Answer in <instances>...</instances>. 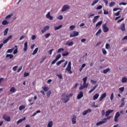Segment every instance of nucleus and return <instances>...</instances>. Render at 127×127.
<instances>
[{
    "label": "nucleus",
    "mask_w": 127,
    "mask_h": 127,
    "mask_svg": "<svg viewBox=\"0 0 127 127\" xmlns=\"http://www.w3.org/2000/svg\"><path fill=\"white\" fill-rule=\"evenodd\" d=\"M87 80H88V77L87 76H85L82 79V81H83V85H81L79 87V90H83L85 88H88V86H89V83H86Z\"/></svg>",
    "instance_id": "1"
},
{
    "label": "nucleus",
    "mask_w": 127,
    "mask_h": 127,
    "mask_svg": "<svg viewBox=\"0 0 127 127\" xmlns=\"http://www.w3.org/2000/svg\"><path fill=\"white\" fill-rule=\"evenodd\" d=\"M62 101H64V104H66V103H68L69 100H70V97H69V96L65 95V93H64L62 96Z\"/></svg>",
    "instance_id": "2"
},
{
    "label": "nucleus",
    "mask_w": 127,
    "mask_h": 127,
    "mask_svg": "<svg viewBox=\"0 0 127 127\" xmlns=\"http://www.w3.org/2000/svg\"><path fill=\"white\" fill-rule=\"evenodd\" d=\"M71 62H69L67 65V67L66 68V70L68 72L69 74H72L73 72L71 70Z\"/></svg>",
    "instance_id": "3"
},
{
    "label": "nucleus",
    "mask_w": 127,
    "mask_h": 127,
    "mask_svg": "<svg viewBox=\"0 0 127 127\" xmlns=\"http://www.w3.org/2000/svg\"><path fill=\"white\" fill-rule=\"evenodd\" d=\"M79 35V32H77L76 31H73L71 34H70V37H76V36H78Z\"/></svg>",
    "instance_id": "4"
},
{
    "label": "nucleus",
    "mask_w": 127,
    "mask_h": 127,
    "mask_svg": "<svg viewBox=\"0 0 127 127\" xmlns=\"http://www.w3.org/2000/svg\"><path fill=\"white\" fill-rule=\"evenodd\" d=\"M120 116L121 114H120V112H117L116 113L114 117V121L116 123H117V122L119 121V118H120Z\"/></svg>",
    "instance_id": "5"
},
{
    "label": "nucleus",
    "mask_w": 127,
    "mask_h": 127,
    "mask_svg": "<svg viewBox=\"0 0 127 127\" xmlns=\"http://www.w3.org/2000/svg\"><path fill=\"white\" fill-rule=\"evenodd\" d=\"M69 8H70V6H69V5H64L62 10H61V11L62 12H64V11H66V10H67V9H69Z\"/></svg>",
    "instance_id": "6"
},
{
    "label": "nucleus",
    "mask_w": 127,
    "mask_h": 127,
    "mask_svg": "<svg viewBox=\"0 0 127 127\" xmlns=\"http://www.w3.org/2000/svg\"><path fill=\"white\" fill-rule=\"evenodd\" d=\"M119 29L122 30V31H125L126 30V24L125 23H122L120 26Z\"/></svg>",
    "instance_id": "7"
},
{
    "label": "nucleus",
    "mask_w": 127,
    "mask_h": 127,
    "mask_svg": "<svg viewBox=\"0 0 127 127\" xmlns=\"http://www.w3.org/2000/svg\"><path fill=\"white\" fill-rule=\"evenodd\" d=\"M46 17L50 20H53V16L50 15V12H48L46 15Z\"/></svg>",
    "instance_id": "8"
},
{
    "label": "nucleus",
    "mask_w": 127,
    "mask_h": 127,
    "mask_svg": "<svg viewBox=\"0 0 127 127\" xmlns=\"http://www.w3.org/2000/svg\"><path fill=\"white\" fill-rule=\"evenodd\" d=\"M84 97V95L83 94V91H80L77 95V99L80 100V99H82Z\"/></svg>",
    "instance_id": "9"
},
{
    "label": "nucleus",
    "mask_w": 127,
    "mask_h": 127,
    "mask_svg": "<svg viewBox=\"0 0 127 127\" xmlns=\"http://www.w3.org/2000/svg\"><path fill=\"white\" fill-rule=\"evenodd\" d=\"M102 27L104 32H108V31H109V28L107 27V25L106 24H103Z\"/></svg>",
    "instance_id": "10"
},
{
    "label": "nucleus",
    "mask_w": 127,
    "mask_h": 127,
    "mask_svg": "<svg viewBox=\"0 0 127 127\" xmlns=\"http://www.w3.org/2000/svg\"><path fill=\"white\" fill-rule=\"evenodd\" d=\"M3 119L6 122H10V117H7L6 115H4L3 116Z\"/></svg>",
    "instance_id": "11"
},
{
    "label": "nucleus",
    "mask_w": 127,
    "mask_h": 127,
    "mask_svg": "<svg viewBox=\"0 0 127 127\" xmlns=\"http://www.w3.org/2000/svg\"><path fill=\"white\" fill-rule=\"evenodd\" d=\"M64 45H67V46H73V45H74V42L72 41L70 42L69 41H67L64 44Z\"/></svg>",
    "instance_id": "12"
},
{
    "label": "nucleus",
    "mask_w": 127,
    "mask_h": 127,
    "mask_svg": "<svg viewBox=\"0 0 127 127\" xmlns=\"http://www.w3.org/2000/svg\"><path fill=\"white\" fill-rule=\"evenodd\" d=\"M107 97V93H104L103 94L101 95V97L99 98V101L100 102H102V100L103 99H105V98H106Z\"/></svg>",
    "instance_id": "13"
},
{
    "label": "nucleus",
    "mask_w": 127,
    "mask_h": 127,
    "mask_svg": "<svg viewBox=\"0 0 127 127\" xmlns=\"http://www.w3.org/2000/svg\"><path fill=\"white\" fill-rule=\"evenodd\" d=\"M28 43H27V42H25L24 45V52H26L27 51V49L28 48Z\"/></svg>",
    "instance_id": "14"
},
{
    "label": "nucleus",
    "mask_w": 127,
    "mask_h": 127,
    "mask_svg": "<svg viewBox=\"0 0 127 127\" xmlns=\"http://www.w3.org/2000/svg\"><path fill=\"white\" fill-rule=\"evenodd\" d=\"M113 112H114V110H107L105 113V117H109V116H110V114H111V113H113Z\"/></svg>",
    "instance_id": "15"
},
{
    "label": "nucleus",
    "mask_w": 127,
    "mask_h": 127,
    "mask_svg": "<svg viewBox=\"0 0 127 127\" xmlns=\"http://www.w3.org/2000/svg\"><path fill=\"white\" fill-rule=\"evenodd\" d=\"M49 26H46L42 30H41V32L42 33H44V32H46V31H47V30H48V29H49Z\"/></svg>",
    "instance_id": "16"
},
{
    "label": "nucleus",
    "mask_w": 127,
    "mask_h": 127,
    "mask_svg": "<svg viewBox=\"0 0 127 127\" xmlns=\"http://www.w3.org/2000/svg\"><path fill=\"white\" fill-rule=\"evenodd\" d=\"M91 112H92L91 109H87V110H85L82 112V115L86 116L88 113H91Z\"/></svg>",
    "instance_id": "17"
},
{
    "label": "nucleus",
    "mask_w": 127,
    "mask_h": 127,
    "mask_svg": "<svg viewBox=\"0 0 127 127\" xmlns=\"http://www.w3.org/2000/svg\"><path fill=\"white\" fill-rule=\"evenodd\" d=\"M103 124H106V122L104 120V119H103L101 121L97 122L96 123V126H101V125H103Z\"/></svg>",
    "instance_id": "18"
},
{
    "label": "nucleus",
    "mask_w": 127,
    "mask_h": 127,
    "mask_svg": "<svg viewBox=\"0 0 127 127\" xmlns=\"http://www.w3.org/2000/svg\"><path fill=\"white\" fill-rule=\"evenodd\" d=\"M71 122L73 125H75L77 122L76 121V116H73L72 119H71Z\"/></svg>",
    "instance_id": "19"
},
{
    "label": "nucleus",
    "mask_w": 127,
    "mask_h": 127,
    "mask_svg": "<svg viewBox=\"0 0 127 127\" xmlns=\"http://www.w3.org/2000/svg\"><path fill=\"white\" fill-rule=\"evenodd\" d=\"M97 87H98V84H96L92 89H91L89 91V93L91 94V93H92V92H94V91H95V90H96V88H97Z\"/></svg>",
    "instance_id": "20"
},
{
    "label": "nucleus",
    "mask_w": 127,
    "mask_h": 127,
    "mask_svg": "<svg viewBox=\"0 0 127 127\" xmlns=\"http://www.w3.org/2000/svg\"><path fill=\"white\" fill-rule=\"evenodd\" d=\"M99 96H100V95L98 93H96L94 96H93V100L94 101H96V100H97V99H98L99 98Z\"/></svg>",
    "instance_id": "21"
},
{
    "label": "nucleus",
    "mask_w": 127,
    "mask_h": 127,
    "mask_svg": "<svg viewBox=\"0 0 127 127\" xmlns=\"http://www.w3.org/2000/svg\"><path fill=\"white\" fill-rule=\"evenodd\" d=\"M99 17H100V16L99 15H97V16H94V18H93V23H95L96 21H97V19H98V18H99Z\"/></svg>",
    "instance_id": "22"
},
{
    "label": "nucleus",
    "mask_w": 127,
    "mask_h": 127,
    "mask_svg": "<svg viewBox=\"0 0 127 127\" xmlns=\"http://www.w3.org/2000/svg\"><path fill=\"white\" fill-rule=\"evenodd\" d=\"M9 58V59H12V58H13V55H11V54H7L5 58Z\"/></svg>",
    "instance_id": "23"
},
{
    "label": "nucleus",
    "mask_w": 127,
    "mask_h": 127,
    "mask_svg": "<svg viewBox=\"0 0 127 127\" xmlns=\"http://www.w3.org/2000/svg\"><path fill=\"white\" fill-rule=\"evenodd\" d=\"M10 92L11 93H15L16 92V89H15V88H14V87H12L10 88Z\"/></svg>",
    "instance_id": "24"
},
{
    "label": "nucleus",
    "mask_w": 127,
    "mask_h": 127,
    "mask_svg": "<svg viewBox=\"0 0 127 127\" xmlns=\"http://www.w3.org/2000/svg\"><path fill=\"white\" fill-rule=\"evenodd\" d=\"M110 71H111V68H106V69H104L103 70V74H107V73H108V72H110Z\"/></svg>",
    "instance_id": "25"
},
{
    "label": "nucleus",
    "mask_w": 127,
    "mask_h": 127,
    "mask_svg": "<svg viewBox=\"0 0 127 127\" xmlns=\"http://www.w3.org/2000/svg\"><path fill=\"white\" fill-rule=\"evenodd\" d=\"M63 62H65V60H61L58 62L56 64V65H57V66H59V65H60V64L62 63H63Z\"/></svg>",
    "instance_id": "26"
},
{
    "label": "nucleus",
    "mask_w": 127,
    "mask_h": 127,
    "mask_svg": "<svg viewBox=\"0 0 127 127\" xmlns=\"http://www.w3.org/2000/svg\"><path fill=\"white\" fill-rule=\"evenodd\" d=\"M15 48H12L10 49H8L6 53H12V51H13V50H14Z\"/></svg>",
    "instance_id": "27"
},
{
    "label": "nucleus",
    "mask_w": 127,
    "mask_h": 127,
    "mask_svg": "<svg viewBox=\"0 0 127 127\" xmlns=\"http://www.w3.org/2000/svg\"><path fill=\"white\" fill-rule=\"evenodd\" d=\"M53 127V122L52 121H50L47 125V127Z\"/></svg>",
    "instance_id": "28"
},
{
    "label": "nucleus",
    "mask_w": 127,
    "mask_h": 127,
    "mask_svg": "<svg viewBox=\"0 0 127 127\" xmlns=\"http://www.w3.org/2000/svg\"><path fill=\"white\" fill-rule=\"evenodd\" d=\"M101 33H102V30L101 29H100L98 30V31L96 33V36H99V35H100V34H101Z\"/></svg>",
    "instance_id": "29"
},
{
    "label": "nucleus",
    "mask_w": 127,
    "mask_h": 127,
    "mask_svg": "<svg viewBox=\"0 0 127 127\" xmlns=\"http://www.w3.org/2000/svg\"><path fill=\"white\" fill-rule=\"evenodd\" d=\"M25 109V105H21L19 107V110L20 111H22V110H24Z\"/></svg>",
    "instance_id": "30"
},
{
    "label": "nucleus",
    "mask_w": 127,
    "mask_h": 127,
    "mask_svg": "<svg viewBox=\"0 0 127 127\" xmlns=\"http://www.w3.org/2000/svg\"><path fill=\"white\" fill-rule=\"evenodd\" d=\"M9 23V22H7V21H6V20H4L2 22V24L3 25H6V24H8Z\"/></svg>",
    "instance_id": "31"
},
{
    "label": "nucleus",
    "mask_w": 127,
    "mask_h": 127,
    "mask_svg": "<svg viewBox=\"0 0 127 127\" xmlns=\"http://www.w3.org/2000/svg\"><path fill=\"white\" fill-rule=\"evenodd\" d=\"M25 119H26L25 117H24V119H23L19 120L18 121H17V124L18 125V124H20V123H22L23 121H25Z\"/></svg>",
    "instance_id": "32"
},
{
    "label": "nucleus",
    "mask_w": 127,
    "mask_h": 127,
    "mask_svg": "<svg viewBox=\"0 0 127 127\" xmlns=\"http://www.w3.org/2000/svg\"><path fill=\"white\" fill-rule=\"evenodd\" d=\"M99 0H94L91 3V5H92V6H94V5H95L96 3H97Z\"/></svg>",
    "instance_id": "33"
},
{
    "label": "nucleus",
    "mask_w": 127,
    "mask_h": 127,
    "mask_svg": "<svg viewBox=\"0 0 127 127\" xmlns=\"http://www.w3.org/2000/svg\"><path fill=\"white\" fill-rule=\"evenodd\" d=\"M39 113H41V111L40 110H38L36 111V112L33 113V114L31 116V117H34L35 116H36L37 114H39Z\"/></svg>",
    "instance_id": "34"
},
{
    "label": "nucleus",
    "mask_w": 127,
    "mask_h": 127,
    "mask_svg": "<svg viewBox=\"0 0 127 127\" xmlns=\"http://www.w3.org/2000/svg\"><path fill=\"white\" fill-rule=\"evenodd\" d=\"M38 52V48H36L33 52L32 55H35Z\"/></svg>",
    "instance_id": "35"
},
{
    "label": "nucleus",
    "mask_w": 127,
    "mask_h": 127,
    "mask_svg": "<svg viewBox=\"0 0 127 127\" xmlns=\"http://www.w3.org/2000/svg\"><path fill=\"white\" fill-rule=\"evenodd\" d=\"M119 93H123L125 91V87H122L119 88Z\"/></svg>",
    "instance_id": "36"
},
{
    "label": "nucleus",
    "mask_w": 127,
    "mask_h": 127,
    "mask_svg": "<svg viewBox=\"0 0 127 127\" xmlns=\"http://www.w3.org/2000/svg\"><path fill=\"white\" fill-rule=\"evenodd\" d=\"M62 28V25H60L57 27H55L54 29H55V30H58L60 29V28Z\"/></svg>",
    "instance_id": "37"
},
{
    "label": "nucleus",
    "mask_w": 127,
    "mask_h": 127,
    "mask_svg": "<svg viewBox=\"0 0 127 127\" xmlns=\"http://www.w3.org/2000/svg\"><path fill=\"white\" fill-rule=\"evenodd\" d=\"M127 78L126 77H124L122 78V83H127Z\"/></svg>",
    "instance_id": "38"
},
{
    "label": "nucleus",
    "mask_w": 127,
    "mask_h": 127,
    "mask_svg": "<svg viewBox=\"0 0 127 127\" xmlns=\"http://www.w3.org/2000/svg\"><path fill=\"white\" fill-rule=\"evenodd\" d=\"M42 89H43V90H44L45 92H47V91H48V90H49V88H48V87H46V86H43V87H42Z\"/></svg>",
    "instance_id": "39"
},
{
    "label": "nucleus",
    "mask_w": 127,
    "mask_h": 127,
    "mask_svg": "<svg viewBox=\"0 0 127 127\" xmlns=\"http://www.w3.org/2000/svg\"><path fill=\"white\" fill-rule=\"evenodd\" d=\"M102 23H103V21H100L98 22L96 25V27H98V26H100V25H102Z\"/></svg>",
    "instance_id": "40"
},
{
    "label": "nucleus",
    "mask_w": 127,
    "mask_h": 127,
    "mask_svg": "<svg viewBox=\"0 0 127 127\" xmlns=\"http://www.w3.org/2000/svg\"><path fill=\"white\" fill-rule=\"evenodd\" d=\"M61 57V54H59L56 57V60L57 61H58V60H59V59H60V58Z\"/></svg>",
    "instance_id": "41"
},
{
    "label": "nucleus",
    "mask_w": 127,
    "mask_h": 127,
    "mask_svg": "<svg viewBox=\"0 0 127 127\" xmlns=\"http://www.w3.org/2000/svg\"><path fill=\"white\" fill-rule=\"evenodd\" d=\"M111 118H112V117L111 116H107V117L106 118L104 119L103 120H104V122H105V123H107V122H108V120H110Z\"/></svg>",
    "instance_id": "42"
},
{
    "label": "nucleus",
    "mask_w": 127,
    "mask_h": 127,
    "mask_svg": "<svg viewBox=\"0 0 127 127\" xmlns=\"http://www.w3.org/2000/svg\"><path fill=\"white\" fill-rule=\"evenodd\" d=\"M68 55H69V52H65L64 53L62 54V56L64 57H65V56H68Z\"/></svg>",
    "instance_id": "43"
},
{
    "label": "nucleus",
    "mask_w": 127,
    "mask_h": 127,
    "mask_svg": "<svg viewBox=\"0 0 127 127\" xmlns=\"http://www.w3.org/2000/svg\"><path fill=\"white\" fill-rule=\"evenodd\" d=\"M12 15H13V14L12 13H11V14L8 15L7 16H6L5 17V19H8V18H10V17H11V16H12Z\"/></svg>",
    "instance_id": "44"
},
{
    "label": "nucleus",
    "mask_w": 127,
    "mask_h": 127,
    "mask_svg": "<svg viewBox=\"0 0 127 127\" xmlns=\"http://www.w3.org/2000/svg\"><path fill=\"white\" fill-rule=\"evenodd\" d=\"M8 31V28H6L4 31V35L5 36V35H7V32Z\"/></svg>",
    "instance_id": "45"
},
{
    "label": "nucleus",
    "mask_w": 127,
    "mask_h": 127,
    "mask_svg": "<svg viewBox=\"0 0 127 127\" xmlns=\"http://www.w3.org/2000/svg\"><path fill=\"white\" fill-rule=\"evenodd\" d=\"M115 4H116V2H110V3L109 4V6H110V7H112L114 6L115 5Z\"/></svg>",
    "instance_id": "46"
},
{
    "label": "nucleus",
    "mask_w": 127,
    "mask_h": 127,
    "mask_svg": "<svg viewBox=\"0 0 127 127\" xmlns=\"http://www.w3.org/2000/svg\"><path fill=\"white\" fill-rule=\"evenodd\" d=\"M102 53L103 55H107V51L104 48L102 49Z\"/></svg>",
    "instance_id": "47"
},
{
    "label": "nucleus",
    "mask_w": 127,
    "mask_h": 127,
    "mask_svg": "<svg viewBox=\"0 0 127 127\" xmlns=\"http://www.w3.org/2000/svg\"><path fill=\"white\" fill-rule=\"evenodd\" d=\"M52 92L51 91H49L48 92H47V97L48 98H49V97H50V95H51Z\"/></svg>",
    "instance_id": "48"
},
{
    "label": "nucleus",
    "mask_w": 127,
    "mask_h": 127,
    "mask_svg": "<svg viewBox=\"0 0 127 127\" xmlns=\"http://www.w3.org/2000/svg\"><path fill=\"white\" fill-rule=\"evenodd\" d=\"M125 105H126V103L125 102H122L119 106V108H124Z\"/></svg>",
    "instance_id": "49"
},
{
    "label": "nucleus",
    "mask_w": 127,
    "mask_h": 127,
    "mask_svg": "<svg viewBox=\"0 0 127 127\" xmlns=\"http://www.w3.org/2000/svg\"><path fill=\"white\" fill-rule=\"evenodd\" d=\"M54 51V49H52L48 51V53L50 55H52V52Z\"/></svg>",
    "instance_id": "50"
},
{
    "label": "nucleus",
    "mask_w": 127,
    "mask_h": 127,
    "mask_svg": "<svg viewBox=\"0 0 127 127\" xmlns=\"http://www.w3.org/2000/svg\"><path fill=\"white\" fill-rule=\"evenodd\" d=\"M62 51H64V48H60L58 50V53H61V52H62Z\"/></svg>",
    "instance_id": "51"
},
{
    "label": "nucleus",
    "mask_w": 127,
    "mask_h": 127,
    "mask_svg": "<svg viewBox=\"0 0 127 127\" xmlns=\"http://www.w3.org/2000/svg\"><path fill=\"white\" fill-rule=\"evenodd\" d=\"M75 27V25H71L69 27V29H70V30H74Z\"/></svg>",
    "instance_id": "52"
},
{
    "label": "nucleus",
    "mask_w": 127,
    "mask_h": 127,
    "mask_svg": "<svg viewBox=\"0 0 127 127\" xmlns=\"http://www.w3.org/2000/svg\"><path fill=\"white\" fill-rule=\"evenodd\" d=\"M17 68H18V66L17 65L13 66L12 68L13 71H16V69H17Z\"/></svg>",
    "instance_id": "53"
},
{
    "label": "nucleus",
    "mask_w": 127,
    "mask_h": 127,
    "mask_svg": "<svg viewBox=\"0 0 127 127\" xmlns=\"http://www.w3.org/2000/svg\"><path fill=\"white\" fill-rule=\"evenodd\" d=\"M110 44L107 43L105 46L106 49H110Z\"/></svg>",
    "instance_id": "54"
},
{
    "label": "nucleus",
    "mask_w": 127,
    "mask_h": 127,
    "mask_svg": "<svg viewBox=\"0 0 127 127\" xmlns=\"http://www.w3.org/2000/svg\"><path fill=\"white\" fill-rule=\"evenodd\" d=\"M58 19H59V20H62V19H63V16L62 15H61L57 17Z\"/></svg>",
    "instance_id": "55"
},
{
    "label": "nucleus",
    "mask_w": 127,
    "mask_h": 127,
    "mask_svg": "<svg viewBox=\"0 0 127 127\" xmlns=\"http://www.w3.org/2000/svg\"><path fill=\"white\" fill-rule=\"evenodd\" d=\"M91 83H92V85H95V84H97V81L91 80Z\"/></svg>",
    "instance_id": "56"
},
{
    "label": "nucleus",
    "mask_w": 127,
    "mask_h": 127,
    "mask_svg": "<svg viewBox=\"0 0 127 127\" xmlns=\"http://www.w3.org/2000/svg\"><path fill=\"white\" fill-rule=\"evenodd\" d=\"M27 76H29V72H25L24 73V77H27Z\"/></svg>",
    "instance_id": "57"
},
{
    "label": "nucleus",
    "mask_w": 127,
    "mask_h": 127,
    "mask_svg": "<svg viewBox=\"0 0 127 127\" xmlns=\"http://www.w3.org/2000/svg\"><path fill=\"white\" fill-rule=\"evenodd\" d=\"M114 93H112L111 94V96H110V100L111 101H113V100H114Z\"/></svg>",
    "instance_id": "58"
},
{
    "label": "nucleus",
    "mask_w": 127,
    "mask_h": 127,
    "mask_svg": "<svg viewBox=\"0 0 127 127\" xmlns=\"http://www.w3.org/2000/svg\"><path fill=\"white\" fill-rule=\"evenodd\" d=\"M51 34L50 33H48L47 34H46L45 35V38L47 39L48 38V37H49V36H50Z\"/></svg>",
    "instance_id": "59"
},
{
    "label": "nucleus",
    "mask_w": 127,
    "mask_h": 127,
    "mask_svg": "<svg viewBox=\"0 0 127 127\" xmlns=\"http://www.w3.org/2000/svg\"><path fill=\"white\" fill-rule=\"evenodd\" d=\"M120 13H121V11H119L115 14V16H119Z\"/></svg>",
    "instance_id": "60"
},
{
    "label": "nucleus",
    "mask_w": 127,
    "mask_h": 127,
    "mask_svg": "<svg viewBox=\"0 0 127 127\" xmlns=\"http://www.w3.org/2000/svg\"><path fill=\"white\" fill-rule=\"evenodd\" d=\"M22 67H23V65H21V66L19 67V68L18 69L17 71V73H19V71H21V69H22Z\"/></svg>",
    "instance_id": "61"
},
{
    "label": "nucleus",
    "mask_w": 127,
    "mask_h": 127,
    "mask_svg": "<svg viewBox=\"0 0 127 127\" xmlns=\"http://www.w3.org/2000/svg\"><path fill=\"white\" fill-rule=\"evenodd\" d=\"M125 19V18H122L121 19H119L117 21V23H120V22H122V21H123V20H124Z\"/></svg>",
    "instance_id": "62"
},
{
    "label": "nucleus",
    "mask_w": 127,
    "mask_h": 127,
    "mask_svg": "<svg viewBox=\"0 0 127 127\" xmlns=\"http://www.w3.org/2000/svg\"><path fill=\"white\" fill-rule=\"evenodd\" d=\"M57 76L60 78V79H63V76L62 74H57Z\"/></svg>",
    "instance_id": "63"
},
{
    "label": "nucleus",
    "mask_w": 127,
    "mask_h": 127,
    "mask_svg": "<svg viewBox=\"0 0 127 127\" xmlns=\"http://www.w3.org/2000/svg\"><path fill=\"white\" fill-rule=\"evenodd\" d=\"M101 115L102 116H105V115H106V113L105 112V110H102L101 111Z\"/></svg>",
    "instance_id": "64"
}]
</instances>
